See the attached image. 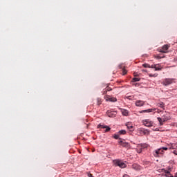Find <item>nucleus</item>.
Masks as SVG:
<instances>
[{
    "label": "nucleus",
    "mask_w": 177,
    "mask_h": 177,
    "mask_svg": "<svg viewBox=\"0 0 177 177\" xmlns=\"http://www.w3.org/2000/svg\"><path fill=\"white\" fill-rule=\"evenodd\" d=\"M119 68H122L121 65H119Z\"/></svg>",
    "instance_id": "nucleus-36"
},
{
    "label": "nucleus",
    "mask_w": 177,
    "mask_h": 177,
    "mask_svg": "<svg viewBox=\"0 0 177 177\" xmlns=\"http://www.w3.org/2000/svg\"><path fill=\"white\" fill-rule=\"evenodd\" d=\"M134 76L136 77V74L135 75V73H134Z\"/></svg>",
    "instance_id": "nucleus-37"
},
{
    "label": "nucleus",
    "mask_w": 177,
    "mask_h": 177,
    "mask_svg": "<svg viewBox=\"0 0 177 177\" xmlns=\"http://www.w3.org/2000/svg\"><path fill=\"white\" fill-rule=\"evenodd\" d=\"M111 112H110V111H107L106 112V114H107V115H108V117H111V114H110Z\"/></svg>",
    "instance_id": "nucleus-27"
},
{
    "label": "nucleus",
    "mask_w": 177,
    "mask_h": 177,
    "mask_svg": "<svg viewBox=\"0 0 177 177\" xmlns=\"http://www.w3.org/2000/svg\"><path fill=\"white\" fill-rule=\"evenodd\" d=\"M143 124L144 125H145V127H153V122L149 121V120H145L143 121Z\"/></svg>",
    "instance_id": "nucleus-7"
},
{
    "label": "nucleus",
    "mask_w": 177,
    "mask_h": 177,
    "mask_svg": "<svg viewBox=\"0 0 177 177\" xmlns=\"http://www.w3.org/2000/svg\"><path fill=\"white\" fill-rule=\"evenodd\" d=\"M106 88H106V90L103 91V95H106L107 92H110V91H111V88H110L109 86H106Z\"/></svg>",
    "instance_id": "nucleus-14"
},
{
    "label": "nucleus",
    "mask_w": 177,
    "mask_h": 177,
    "mask_svg": "<svg viewBox=\"0 0 177 177\" xmlns=\"http://www.w3.org/2000/svg\"><path fill=\"white\" fill-rule=\"evenodd\" d=\"M106 102H115L117 98L111 97L110 95H106L104 97Z\"/></svg>",
    "instance_id": "nucleus-6"
},
{
    "label": "nucleus",
    "mask_w": 177,
    "mask_h": 177,
    "mask_svg": "<svg viewBox=\"0 0 177 177\" xmlns=\"http://www.w3.org/2000/svg\"><path fill=\"white\" fill-rule=\"evenodd\" d=\"M174 82V79L166 78L162 82V84L165 86H168V85H171Z\"/></svg>",
    "instance_id": "nucleus-2"
},
{
    "label": "nucleus",
    "mask_w": 177,
    "mask_h": 177,
    "mask_svg": "<svg viewBox=\"0 0 177 177\" xmlns=\"http://www.w3.org/2000/svg\"><path fill=\"white\" fill-rule=\"evenodd\" d=\"M115 165H117L118 167H120V168H127V164L120 160H117L115 162Z\"/></svg>",
    "instance_id": "nucleus-5"
},
{
    "label": "nucleus",
    "mask_w": 177,
    "mask_h": 177,
    "mask_svg": "<svg viewBox=\"0 0 177 177\" xmlns=\"http://www.w3.org/2000/svg\"><path fill=\"white\" fill-rule=\"evenodd\" d=\"M97 104L100 106V104H102V99L97 98Z\"/></svg>",
    "instance_id": "nucleus-20"
},
{
    "label": "nucleus",
    "mask_w": 177,
    "mask_h": 177,
    "mask_svg": "<svg viewBox=\"0 0 177 177\" xmlns=\"http://www.w3.org/2000/svg\"><path fill=\"white\" fill-rule=\"evenodd\" d=\"M142 73H147V70H145V69H144V70L142 71Z\"/></svg>",
    "instance_id": "nucleus-33"
},
{
    "label": "nucleus",
    "mask_w": 177,
    "mask_h": 177,
    "mask_svg": "<svg viewBox=\"0 0 177 177\" xmlns=\"http://www.w3.org/2000/svg\"><path fill=\"white\" fill-rule=\"evenodd\" d=\"M165 174H169V171L168 170H165Z\"/></svg>",
    "instance_id": "nucleus-35"
},
{
    "label": "nucleus",
    "mask_w": 177,
    "mask_h": 177,
    "mask_svg": "<svg viewBox=\"0 0 177 177\" xmlns=\"http://www.w3.org/2000/svg\"><path fill=\"white\" fill-rule=\"evenodd\" d=\"M160 150H161V149H159L155 151V153H154L155 157H158V155L160 154Z\"/></svg>",
    "instance_id": "nucleus-16"
},
{
    "label": "nucleus",
    "mask_w": 177,
    "mask_h": 177,
    "mask_svg": "<svg viewBox=\"0 0 177 177\" xmlns=\"http://www.w3.org/2000/svg\"><path fill=\"white\" fill-rule=\"evenodd\" d=\"M152 111H156V109H147V110H143V111H140L139 113H151Z\"/></svg>",
    "instance_id": "nucleus-10"
},
{
    "label": "nucleus",
    "mask_w": 177,
    "mask_h": 177,
    "mask_svg": "<svg viewBox=\"0 0 177 177\" xmlns=\"http://www.w3.org/2000/svg\"><path fill=\"white\" fill-rule=\"evenodd\" d=\"M122 115L127 116V115H128V111L125 109H122Z\"/></svg>",
    "instance_id": "nucleus-15"
},
{
    "label": "nucleus",
    "mask_w": 177,
    "mask_h": 177,
    "mask_svg": "<svg viewBox=\"0 0 177 177\" xmlns=\"http://www.w3.org/2000/svg\"><path fill=\"white\" fill-rule=\"evenodd\" d=\"M127 74V70H125V68H122V75H125Z\"/></svg>",
    "instance_id": "nucleus-24"
},
{
    "label": "nucleus",
    "mask_w": 177,
    "mask_h": 177,
    "mask_svg": "<svg viewBox=\"0 0 177 177\" xmlns=\"http://www.w3.org/2000/svg\"><path fill=\"white\" fill-rule=\"evenodd\" d=\"M155 57L156 59H162V57H160V56H156Z\"/></svg>",
    "instance_id": "nucleus-30"
},
{
    "label": "nucleus",
    "mask_w": 177,
    "mask_h": 177,
    "mask_svg": "<svg viewBox=\"0 0 177 177\" xmlns=\"http://www.w3.org/2000/svg\"><path fill=\"white\" fill-rule=\"evenodd\" d=\"M143 104H145V102L144 101L137 100L136 102V106H137L138 107H142V106H143Z\"/></svg>",
    "instance_id": "nucleus-9"
},
{
    "label": "nucleus",
    "mask_w": 177,
    "mask_h": 177,
    "mask_svg": "<svg viewBox=\"0 0 177 177\" xmlns=\"http://www.w3.org/2000/svg\"><path fill=\"white\" fill-rule=\"evenodd\" d=\"M142 149H145V145L142 144H138L137 146V152L142 153Z\"/></svg>",
    "instance_id": "nucleus-8"
},
{
    "label": "nucleus",
    "mask_w": 177,
    "mask_h": 177,
    "mask_svg": "<svg viewBox=\"0 0 177 177\" xmlns=\"http://www.w3.org/2000/svg\"><path fill=\"white\" fill-rule=\"evenodd\" d=\"M168 146H170V147H169V149L171 150V149H176V146H175V144H172V143H170V144H168Z\"/></svg>",
    "instance_id": "nucleus-13"
},
{
    "label": "nucleus",
    "mask_w": 177,
    "mask_h": 177,
    "mask_svg": "<svg viewBox=\"0 0 177 177\" xmlns=\"http://www.w3.org/2000/svg\"><path fill=\"white\" fill-rule=\"evenodd\" d=\"M162 70V67L160 64H156L155 66V71H161Z\"/></svg>",
    "instance_id": "nucleus-11"
},
{
    "label": "nucleus",
    "mask_w": 177,
    "mask_h": 177,
    "mask_svg": "<svg viewBox=\"0 0 177 177\" xmlns=\"http://www.w3.org/2000/svg\"><path fill=\"white\" fill-rule=\"evenodd\" d=\"M107 126H104V125H102V124H99L97 128H102L103 129H104Z\"/></svg>",
    "instance_id": "nucleus-21"
},
{
    "label": "nucleus",
    "mask_w": 177,
    "mask_h": 177,
    "mask_svg": "<svg viewBox=\"0 0 177 177\" xmlns=\"http://www.w3.org/2000/svg\"><path fill=\"white\" fill-rule=\"evenodd\" d=\"M169 118V113L165 112L162 115V119L161 118H158V121L159 122L160 125H164V122H165V121H168Z\"/></svg>",
    "instance_id": "nucleus-1"
},
{
    "label": "nucleus",
    "mask_w": 177,
    "mask_h": 177,
    "mask_svg": "<svg viewBox=\"0 0 177 177\" xmlns=\"http://www.w3.org/2000/svg\"><path fill=\"white\" fill-rule=\"evenodd\" d=\"M149 77H157V75H156V74H154V75L149 74Z\"/></svg>",
    "instance_id": "nucleus-29"
},
{
    "label": "nucleus",
    "mask_w": 177,
    "mask_h": 177,
    "mask_svg": "<svg viewBox=\"0 0 177 177\" xmlns=\"http://www.w3.org/2000/svg\"><path fill=\"white\" fill-rule=\"evenodd\" d=\"M139 81H140V78H138V77H133L132 80L133 82H138Z\"/></svg>",
    "instance_id": "nucleus-17"
},
{
    "label": "nucleus",
    "mask_w": 177,
    "mask_h": 177,
    "mask_svg": "<svg viewBox=\"0 0 177 177\" xmlns=\"http://www.w3.org/2000/svg\"><path fill=\"white\" fill-rule=\"evenodd\" d=\"M157 106L158 107H160V109H164L165 107V104L162 102H158Z\"/></svg>",
    "instance_id": "nucleus-12"
},
{
    "label": "nucleus",
    "mask_w": 177,
    "mask_h": 177,
    "mask_svg": "<svg viewBox=\"0 0 177 177\" xmlns=\"http://www.w3.org/2000/svg\"><path fill=\"white\" fill-rule=\"evenodd\" d=\"M120 135H125L127 133V131L125 130H120L119 131Z\"/></svg>",
    "instance_id": "nucleus-19"
},
{
    "label": "nucleus",
    "mask_w": 177,
    "mask_h": 177,
    "mask_svg": "<svg viewBox=\"0 0 177 177\" xmlns=\"http://www.w3.org/2000/svg\"><path fill=\"white\" fill-rule=\"evenodd\" d=\"M127 128H128V129H129L130 131H133V126L127 125Z\"/></svg>",
    "instance_id": "nucleus-22"
},
{
    "label": "nucleus",
    "mask_w": 177,
    "mask_h": 177,
    "mask_svg": "<svg viewBox=\"0 0 177 177\" xmlns=\"http://www.w3.org/2000/svg\"><path fill=\"white\" fill-rule=\"evenodd\" d=\"M123 177H129V175L125 174V175L123 176Z\"/></svg>",
    "instance_id": "nucleus-34"
},
{
    "label": "nucleus",
    "mask_w": 177,
    "mask_h": 177,
    "mask_svg": "<svg viewBox=\"0 0 177 177\" xmlns=\"http://www.w3.org/2000/svg\"><path fill=\"white\" fill-rule=\"evenodd\" d=\"M162 150H168V147H162Z\"/></svg>",
    "instance_id": "nucleus-31"
},
{
    "label": "nucleus",
    "mask_w": 177,
    "mask_h": 177,
    "mask_svg": "<svg viewBox=\"0 0 177 177\" xmlns=\"http://www.w3.org/2000/svg\"><path fill=\"white\" fill-rule=\"evenodd\" d=\"M133 169H139V166H138L136 165H133Z\"/></svg>",
    "instance_id": "nucleus-26"
},
{
    "label": "nucleus",
    "mask_w": 177,
    "mask_h": 177,
    "mask_svg": "<svg viewBox=\"0 0 177 177\" xmlns=\"http://www.w3.org/2000/svg\"><path fill=\"white\" fill-rule=\"evenodd\" d=\"M113 138H114V139H119L120 135H118V134H114V135H113Z\"/></svg>",
    "instance_id": "nucleus-23"
},
{
    "label": "nucleus",
    "mask_w": 177,
    "mask_h": 177,
    "mask_svg": "<svg viewBox=\"0 0 177 177\" xmlns=\"http://www.w3.org/2000/svg\"><path fill=\"white\" fill-rule=\"evenodd\" d=\"M88 177H93V176L91 174H88Z\"/></svg>",
    "instance_id": "nucleus-32"
},
{
    "label": "nucleus",
    "mask_w": 177,
    "mask_h": 177,
    "mask_svg": "<svg viewBox=\"0 0 177 177\" xmlns=\"http://www.w3.org/2000/svg\"><path fill=\"white\" fill-rule=\"evenodd\" d=\"M156 64H153V65H151V66H150V68H156Z\"/></svg>",
    "instance_id": "nucleus-28"
},
{
    "label": "nucleus",
    "mask_w": 177,
    "mask_h": 177,
    "mask_svg": "<svg viewBox=\"0 0 177 177\" xmlns=\"http://www.w3.org/2000/svg\"><path fill=\"white\" fill-rule=\"evenodd\" d=\"M118 143L122 147H125V149H131V144H129V142H127L124 140H120L118 141Z\"/></svg>",
    "instance_id": "nucleus-3"
},
{
    "label": "nucleus",
    "mask_w": 177,
    "mask_h": 177,
    "mask_svg": "<svg viewBox=\"0 0 177 177\" xmlns=\"http://www.w3.org/2000/svg\"><path fill=\"white\" fill-rule=\"evenodd\" d=\"M110 129H111V128H110L109 126H106V127L105 128V132H109Z\"/></svg>",
    "instance_id": "nucleus-25"
},
{
    "label": "nucleus",
    "mask_w": 177,
    "mask_h": 177,
    "mask_svg": "<svg viewBox=\"0 0 177 177\" xmlns=\"http://www.w3.org/2000/svg\"><path fill=\"white\" fill-rule=\"evenodd\" d=\"M142 67H145V68H150V64H143Z\"/></svg>",
    "instance_id": "nucleus-18"
},
{
    "label": "nucleus",
    "mask_w": 177,
    "mask_h": 177,
    "mask_svg": "<svg viewBox=\"0 0 177 177\" xmlns=\"http://www.w3.org/2000/svg\"><path fill=\"white\" fill-rule=\"evenodd\" d=\"M134 76L136 77V74L135 75V73H134Z\"/></svg>",
    "instance_id": "nucleus-38"
},
{
    "label": "nucleus",
    "mask_w": 177,
    "mask_h": 177,
    "mask_svg": "<svg viewBox=\"0 0 177 177\" xmlns=\"http://www.w3.org/2000/svg\"><path fill=\"white\" fill-rule=\"evenodd\" d=\"M168 49H169V45L165 44L162 48L159 50V52L161 53H168Z\"/></svg>",
    "instance_id": "nucleus-4"
}]
</instances>
